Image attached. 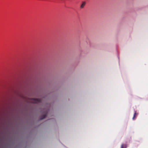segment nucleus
Wrapping results in <instances>:
<instances>
[{
  "label": "nucleus",
  "instance_id": "1",
  "mask_svg": "<svg viewBox=\"0 0 148 148\" xmlns=\"http://www.w3.org/2000/svg\"><path fill=\"white\" fill-rule=\"evenodd\" d=\"M41 101L42 99H39L32 98L30 100V102L32 103H38Z\"/></svg>",
  "mask_w": 148,
  "mask_h": 148
},
{
  "label": "nucleus",
  "instance_id": "2",
  "mask_svg": "<svg viewBox=\"0 0 148 148\" xmlns=\"http://www.w3.org/2000/svg\"><path fill=\"white\" fill-rule=\"evenodd\" d=\"M86 4V2L85 1H83L82 2V4L80 5V8L81 9L83 8Z\"/></svg>",
  "mask_w": 148,
  "mask_h": 148
},
{
  "label": "nucleus",
  "instance_id": "3",
  "mask_svg": "<svg viewBox=\"0 0 148 148\" xmlns=\"http://www.w3.org/2000/svg\"><path fill=\"white\" fill-rule=\"evenodd\" d=\"M127 145L125 144H122L121 145V148H126Z\"/></svg>",
  "mask_w": 148,
  "mask_h": 148
},
{
  "label": "nucleus",
  "instance_id": "4",
  "mask_svg": "<svg viewBox=\"0 0 148 148\" xmlns=\"http://www.w3.org/2000/svg\"><path fill=\"white\" fill-rule=\"evenodd\" d=\"M136 111H135L134 114V115L133 117L132 118L133 120H134L136 118L135 116H136Z\"/></svg>",
  "mask_w": 148,
  "mask_h": 148
},
{
  "label": "nucleus",
  "instance_id": "5",
  "mask_svg": "<svg viewBox=\"0 0 148 148\" xmlns=\"http://www.w3.org/2000/svg\"><path fill=\"white\" fill-rule=\"evenodd\" d=\"M46 116V114L42 116L41 118H40V119L42 120L45 118Z\"/></svg>",
  "mask_w": 148,
  "mask_h": 148
}]
</instances>
